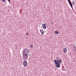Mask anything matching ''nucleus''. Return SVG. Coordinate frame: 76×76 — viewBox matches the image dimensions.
<instances>
[{
	"label": "nucleus",
	"instance_id": "nucleus-12",
	"mask_svg": "<svg viewBox=\"0 0 76 76\" xmlns=\"http://www.w3.org/2000/svg\"><path fill=\"white\" fill-rule=\"evenodd\" d=\"M56 59H58V60H61V59H59L60 58L59 57H56Z\"/></svg>",
	"mask_w": 76,
	"mask_h": 76
},
{
	"label": "nucleus",
	"instance_id": "nucleus-13",
	"mask_svg": "<svg viewBox=\"0 0 76 76\" xmlns=\"http://www.w3.org/2000/svg\"><path fill=\"white\" fill-rule=\"evenodd\" d=\"M8 1L9 3H10V4L11 3H10V0H7Z\"/></svg>",
	"mask_w": 76,
	"mask_h": 76
},
{
	"label": "nucleus",
	"instance_id": "nucleus-2",
	"mask_svg": "<svg viewBox=\"0 0 76 76\" xmlns=\"http://www.w3.org/2000/svg\"><path fill=\"white\" fill-rule=\"evenodd\" d=\"M29 54H28L26 53H23V58H24V57H25L26 58H28V56H29Z\"/></svg>",
	"mask_w": 76,
	"mask_h": 76
},
{
	"label": "nucleus",
	"instance_id": "nucleus-19",
	"mask_svg": "<svg viewBox=\"0 0 76 76\" xmlns=\"http://www.w3.org/2000/svg\"><path fill=\"white\" fill-rule=\"evenodd\" d=\"M52 24L53 25V22H52Z\"/></svg>",
	"mask_w": 76,
	"mask_h": 76
},
{
	"label": "nucleus",
	"instance_id": "nucleus-10",
	"mask_svg": "<svg viewBox=\"0 0 76 76\" xmlns=\"http://www.w3.org/2000/svg\"><path fill=\"white\" fill-rule=\"evenodd\" d=\"M72 5H75V2H74V1H72Z\"/></svg>",
	"mask_w": 76,
	"mask_h": 76
},
{
	"label": "nucleus",
	"instance_id": "nucleus-4",
	"mask_svg": "<svg viewBox=\"0 0 76 76\" xmlns=\"http://www.w3.org/2000/svg\"><path fill=\"white\" fill-rule=\"evenodd\" d=\"M29 49H27L26 48L24 50L23 52L25 53H27V54H29V52L28 51Z\"/></svg>",
	"mask_w": 76,
	"mask_h": 76
},
{
	"label": "nucleus",
	"instance_id": "nucleus-17",
	"mask_svg": "<svg viewBox=\"0 0 76 76\" xmlns=\"http://www.w3.org/2000/svg\"><path fill=\"white\" fill-rule=\"evenodd\" d=\"M30 46H31V48L33 47V45H31V46L30 45Z\"/></svg>",
	"mask_w": 76,
	"mask_h": 76
},
{
	"label": "nucleus",
	"instance_id": "nucleus-11",
	"mask_svg": "<svg viewBox=\"0 0 76 76\" xmlns=\"http://www.w3.org/2000/svg\"><path fill=\"white\" fill-rule=\"evenodd\" d=\"M40 32L42 35H44V31H41Z\"/></svg>",
	"mask_w": 76,
	"mask_h": 76
},
{
	"label": "nucleus",
	"instance_id": "nucleus-5",
	"mask_svg": "<svg viewBox=\"0 0 76 76\" xmlns=\"http://www.w3.org/2000/svg\"><path fill=\"white\" fill-rule=\"evenodd\" d=\"M69 4L70 5V6L72 8H73V6H72V2L70 1V0H68Z\"/></svg>",
	"mask_w": 76,
	"mask_h": 76
},
{
	"label": "nucleus",
	"instance_id": "nucleus-16",
	"mask_svg": "<svg viewBox=\"0 0 76 76\" xmlns=\"http://www.w3.org/2000/svg\"><path fill=\"white\" fill-rule=\"evenodd\" d=\"M2 1L3 2H5L6 1V0H2Z\"/></svg>",
	"mask_w": 76,
	"mask_h": 76
},
{
	"label": "nucleus",
	"instance_id": "nucleus-18",
	"mask_svg": "<svg viewBox=\"0 0 76 76\" xmlns=\"http://www.w3.org/2000/svg\"><path fill=\"white\" fill-rule=\"evenodd\" d=\"M28 51H29V53H30V52H31V51H30V50H28Z\"/></svg>",
	"mask_w": 76,
	"mask_h": 76
},
{
	"label": "nucleus",
	"instance_id": "nucleus-20",
	"mask_svg": "<svg viewBox=\"0 0 76 76\" xmlns=\"http://www.w3.org/2000/svg\"><path fill=\"white\" fill-rule=\"evenodd\" d=\"M16 48V49H17V48Z\"/></svg>",
	"mask_w": 76,
	"mask_h": 76
},
{
	"label": "nucleus",
	"instance_id": "nucleus-15",
	"mask_svg": "<svg viewBox=\"0 0 76 76\" xmlns=\"http://www.w3.org/2000/svg\"><path fill=\"white\" fill-rule=\"evenodd\" d=\"M40 31H42V32H44V30H40Z\"/></svg>",
	"mask_w": 76,
	"mask_h": 76
},
{
	"label": "nucleus",
	"instance_id": "nucleus-6",
	"mask_svg": "<svg viewBox=\"0 0 76 76\" xmlns=\"http://www.w3.org/2000/svg\"><path fill=\"white\" fill-rule=\"evenodd\" d=\"M42 26L43 27V29H45L47 28V27L46 26V25H45V24H42Z\"/></svg>",
	"mask_w": 76,
	"mask_h": 76
},
{
	"label": "nucleus",
	"instance_id": "nucleus-8",
	"mask_svg": "<svg viewBox=\"0 0 76 76\" xmlns=\"http://www.w3.org/2000/svg\"><path fill=\"white\" fill-rule=\"evenodd\" d=\"M67 49L66 48H64L63 49V51L64 53H67Z\"/></svg>",
	"mask_w": 76,
	"mask_h": 76
},
{
	"label": "nucleus",
	"instance_id": "nucleus-3",
	"mask_svg": "<svg viewBox=\"0 0 76 76\" xmlns=\"http://www.w3.org/2000/svg\"><path fill=\"white\" fill-rule=\"evenodd\" d=\"M23 65L24 67H26L27 65H28V63L26 61H25L23 62Z\"/></svg>",
	"mask_w": 76,
	"mask_h": 76
},
{
	"label": "nucleus",
	"instance_id": "nucleus-9",
	"mask_svg": "<svg viewBox=\"0 0 76 76\" xmlns=\"http://www.w3.org/2000/svg\"><path fill=\"white\" fill-rule=\"evenodd\" d=\"M54 32L56 34H59V32H58V31H55Z\"/></svg>",
	"mask_w": 76,
	"mask_h": 76
},
{
	"label": "nucleus",
	"instance_id": "nucleus-1",
	"mask_svg": "<svg viewBox=\"0 0 76 76\" xmlns=\"http://www.w3.org/2000/svg\"><path fill=\"white\" fill-rule=\"evenodd\" d=\"M61 61H62L61 60H55L54 61V62L56 67L59 68L60 67V64L61 63Z\"/></svg>",
	"mask_w": 76,
	"mask_h": 76
},
{
	"label": "nucleus",
	"instance_id": "nucleus-7",
	"mask_svg": "<svg viewBox=\"0 0 76 76\" xmlns=\"http://www.w3.org/2000/svg\"><path fill=\"white\" fill-rule=\"evenodd\" d=\"M72 49L74 51H76V45H74L72 47Z\"/></svg>",
	"mask_w": 76,
	"mask_h": 76
},
{
	"label": "nucleus",
	"instance_id": "nucleus-14",
	"mask_svg": "<svg viewBox=\"0 0 76 76\" xmlns=\"http://www.w3.org/2000/svg\"><path fill=\"white\" fill-rule=\"evenodd\" d=\"M26 35H29V33H26Z\"/></svg>",
	"mask_w": 76,
	"mask_h": 76
}]
</instances>
